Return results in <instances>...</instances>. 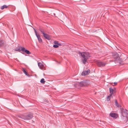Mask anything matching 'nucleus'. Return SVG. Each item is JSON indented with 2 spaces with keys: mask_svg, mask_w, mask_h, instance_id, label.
<instances>
[{
  "mask_svg": "<svg viewBox=\"0 0 128 128\" xmlns=\"http://www.w3.org/2000/svg\"><path fill=\"white\" fill-rule=\"evenodd\" d=\"M33 117L32 115L31 114H25L19 115L18 116V118H20L19 119H22L25 120H28L31 119Z\"/></svg>",
  "mask_w": 128,
  "mask_h": 128,
  "instance_id": "f257e3e1",
  "label": "nucleus"
},
{
  "mask_svg": "<svg viewBox=\"0 0 128 128\" xmlns=\"http://www.w3.org/2000/svg\"><path fill=\"white\" fill-rule=\"evenodd\" d=\"M121 110L122 115L121 118L122 122L124 123L128 122V112L127 111Z\"/></svg>",
  "mask_w": 128,
  "mask_h": 128,
  "instance_id": "f03ea898",
  "label": "nucleus"
},
{
  "mask_svg": "<svg viewBox=\"0 0 128 128\" xmlns=\"http://www.w3.org/2000/svg\"><path fill=\"white\" fill-rule=\"evenodd\" d=\"M112 56L114 59V61H116L119 60V57L118 54L116 52H114L112 53Z\"/></svg>",
  "mask_w": 128,
  "mask_h": 128,
  "instance_id": "7ed1b4c3",
  "label": "nucleus"
},
{
  "mask_svg": "<svg viewBox=\"0 0 128 128\" xmlns=\"http://www.w3.org/2000/svg\"><path fill=\"white\" fill-rule=\"evenodd\" d=\"M80 87H83L86 86L88 84V82L87 81L84 80L79 82Z\"/></svg>",
  "mask_w": 128,
  "mask_h": 128,
  "instance_id": "20e7f679",
  "label": "nucleus"
},
{
  "mask_svg": "<svg viewBox=\"0 0 128 128\" xmlns=\"http://www.w3.org/2000/svg\"><path fill=\"white\" fill-rule=\"evenodd\" d=\"M84 53V54L85 55V58H88L90 57V55L89 53L88 52H78V54H79L81 55V54Z\"/></svg>",
  "mask_w": 128,
  "mask_h": 128,
  "instance_id": "39448f33",
  "label": "nucleus"
},
{
  "mask_svg": "<svg viewBox=\"0 0 128 128\" xmlns=\"http://www.w3.org/2000/svg\"><path fill=\"white\" fill-rule=\"evenodd\" d=\"M97 64L98 66L100 67H102L105 66L106 64L104 62L100 61H99L97 62Z\"/></svg>",
  "mask_w": 128,
  "mask_h": 128,
  "instance_id": "423d86ee",
  "label": "nucleus"
},
{
  "mask_svg": "<svg viewBox=\"0 0 128 128\" xmlns=\"http://www.w3.org/2000/svg\"><path fill=\"white\" fill-rule=\"evenodd\" d=\"M21 51L23 52H25L26 54H30L31 53L28 50H26L24 47L22 48Z\"/></svg>",
  "mask_w": 128,
  "mask_h": 128,
  "instance_id": "0eeeda50",
  "label": "nucleus"
},
{
  "mask_svg": "<svg viewBox=\"0 0 128 128\" xmlns=\"http://www.w3.org/2000/svg\"><path fill=\"white\" fill-rule=\"evenodd\" d=\"M81 56L84 58V60H82V62L84 64H85L88 58L85 57V55L84 54V53L81 54Z\"/></svg>",
  "mask_w": 128,
  "mask_h": 128,
  "instance_id": "6e6552de",
  "label": "nucleus"
},
{
  "mask_svg": "<svg viewBox=\"0 0 128 128\" xmlns=\"http://www.w3.org/2000/svg\"><path fill=\"white\" fill-rule=\"evenodd\" d=\"M90 70H88L87 71H85L83 72L82 73V76H85L88 75L90 73Z\"/></svg>",
  "mask_w": 128,
  "mask_h": 128,
  "instance_id": "1a4fd4ad",
  "label": "nucleus"
},
{
  "mask_svg": "<svg viewBox=\"0 0 128 128\" xmlns=\"http://www.w3.org/2000/svg\"><path fill=\"white\" fill-rule=\"evenodd\" d=\"M44 37L46 39L48 40H50L51 39L50 35L46 33H45L43 34Z\"/></svg>",
  "mask_w": 128,
  "mask_h": 128,
  "instance_id": "9d476101",
  "label": "nucleus"
},
{
  "mask_svg": "<svg viewBox=\"0 0 128 128\" xmlns=\"http://www.w3.org/2000/svg\"><path fill=\"white\" fill-rule=\"evenodd\" d=\"M38 30L43 34L46 33V30L43 28H39Z\"/></svg>",
  "mask_w": 128,
  "mask_h": 128,
  "instance_id": "9b49d317",
  "label": "nucleus"
},
{
  "mask_svg": "<svg viewBox=\"0 0 128 128\" xmlns=\"http://www.w3.org/2000/svg\"><path fill=\"white\" fill-rule=\"evenodd\" d=\"M36 36L38 38L39 42L40 43H42V40L40 38V35L39 34H38Z\"/></svg>",
  "mask_w": 128,
  "mask_h": 128,
  "instance_id": "f8f14e48",
  "label": "nucleus"
},
{
  "mask_svg": "<svg viewBox=\"0 0 128 128\" xmlns=\"http://www.w3.org/2000/svg\"><path fill=\"white\" fill-rule=\"evenodd\" d=\"M115 88H114V89H113L111 88H109L110 92V96H112V95L113 94V92H115Z\"/></svg>",
  "mask_w": 128,
  "mask_h": 128,
  "instance_id": "ddd939ff",
  "label": "nucleus"
},
{
  "mask_svg": "<svg viewBox=\"0 0 128 128\" xmlns=\"http://www.w3.org/2000/svg\"><path fill=\"white\" fill-rule=\"evenodd\" d=\"M110 116L114 118H116L118 117L117 115L115 113H110Z\"/></svg>",
  "mask_w": 128,
  "mask_h": 128,
  "instance_id": "4468645a",
  "label": "nucleus"
},
{
  "mask_svg": "<svg viewBox=\"0 0 128 128\" xmlns=\"http://www.w3.org/2000/svg\"><path fill=\"white\" fill-rule=\"evenodd\" d=\"M74 86L76 88H78L80 87L79 82H76L74 84Z\"/></svg>",
  "mask_w": 128,
  "mask_h": 128,
  "instance_id": "2eb2a0df",
  "label": "nucleus"
},
{
  "mask_svg": "<svg viewBox=\"0 0 128 128\" xmlns=\"http://www.w3.org/2000/svg\"><path fill=\"white\" fill-rule=\"evenodd\" d=\"M22 48V47L21 46H20L19 45H18V47L15 50L20 52L21 51V49H20V48Z\"/></svg>",
  "mask_w": 128,
  "mask_h": 128,
  "instance_id": "dca6fc26",
  "label": "nucleus"
},
{
  "mask_svg": "<svg viewBox=\"0 0 128 128\" xmlns=\"http://www.w3.org/2000/svg\"><path fill=\"white\" fill-rule=\"evenodd\" d=\"M38 65L39 68L41 69H42L44 66L42 65V64L40 62L38 63Z\"/></svg>",
  "mask_w": 128,
  "mask_h": 128,
  "instance_id": "f3484780",
  "label": "nucleus"
},
{
  "mask_svg": "<svg viewBox=\"0 0 128 128\" xmlns=\"http://www.w3.org/2000/svg\"><path fill=\"white\" fill-rule=\"evenodd\" d=\"M115 103L117 107H121V105L118 104L117 100H115Z\"/></svg>",
  "mask_w": 128,
  "mask_h": 128,
  "instance_id": "a211bd4d",
  "label": "nucleus"
},
{
  "mask_svg": "<svg viewBox=\"0 0 128 128\" xmlns=\"http://www.w3.org/2000/svg\"><path fill=\"white\" fill-rule=\"evenodd\" d=\"M8 7V6L6 5H4L1 6L0 8L1 10H3L4 8H7Z\"/></svg>",
  "mask_w": 128,
  "mask_h": 128,
  "instance_id": "6ab92c4d",
  "label": "nucleus"
},
{
  "mask_svg": "<svg viewBox=\"0 0 128 128\" xmlns=\"http://www.w3.org/2000/svg\"><path fill=\"white\" fill-rule=\"evenodd\" d=\"M22 71H23L24 73L26 74V75L27 76H28V73L25 70V69L24 68H23L22 69Z\"/></svg>",
  "mask_w": 128,
  "mask_h": 128,
  "instance_id": "aec40b11",
  "label": "nucleus"
},
{
  "mask_svg": "<svg viewBox=\"0 0 128 128\" xmlns=\"http://www.w3.org/2000/svg\"><path fill=\"white\" fill-rule=\"evenodd\" d=\"M4 42V41L2 40H0V47L3 45Z\"/></svg>",
  "mask_w": 128,
  "mask_h": 128,
  "instance_id": "412c9836",
  "label": "nucleus"
},
{
  "mask_svg": "<svg viewBox=\"0 0 128 128\" xmlns=\"http://www.w3.org/2000/svg\"><path fill=\"white\" fill-rule=\"evenodd\" d=\"M40 82L43 84H44L45 82V81H44V78H42Z\"/></svg>",
  "mask_w": 128,
  "mask_h": 128,
  "instance_id": "4be33fe9",
  "label": "nucleus"
},
{
  "mask_svg": "<svg viewBox=\"0 0 128 128\" xmlns=\"http://www.w3.org/2000/svg\"><path fill=\"white\" fill-rule=\"evenodd\" d=\"M53 47L55 48H57L59 46L58 45L54 44L53 45Z\"/></svg>",
  "mask_w": 128,
  "mask_h": 128,
  "instance_id": "5701e85b",
  "label": "nucleus"
},
{
  "mask_svg": "<svg viewBox=\"0 0 128 128\" xmlns=\"http://www.w3.org/2000/svg\"><path fill=\"white\" fill-rule=\"evenodd\" d=\"M111 96H110H110H108L107 98V100L108 101H109L110 100V97Z\"/></svg>",
  "mask_w": 128,
  "mask_h": 128,
  "instance_id": "b1692460",
  "label": "nucleus"
},
{
  "mask_svg": "<svg viewBox=\"0 0 128 128\" xmlns=\"http://www.w3.org/2000/svg\"><path fill=\"white\" fill-rule=\"evenodd\" d=\"M54 43L55 44H56V45H58V42L57 41H55L54 42Z\"/></svg>",
  "mask_w": 128,
  "mask_h": 128,
  "instance_id": "393cba45",
  "label": "nucleus"
},
{
  "mask_svg": "<svg viewBox=\"0 0 128 128\" xmlns=\"http://www.w3.org/2000/svg\"><path fill=\"white\" fill-rule=\"evenodd\" d=\"M34 32L35 33L36 35H37V34H38L37 33V32L36 31V29L34 28Z\"/></svg>",
  "mask_w": 128,
  "mask_h": 128,
  "instance_id": "a878e982",
  "label": "nucleus"
},
{
  "mask_svg": "<svg viewBox=\"0 0 128 128\" xmlns=\"http://www.w3.org/2000/svg\"><path fill=\"white\" fill-rule=\"evenodd\" d=\"M117 84V83L116 82H114V85H113V86H114V85H116Z\"/></svg>",
  "mask_w": 128,
  "mask_h": 128,
  "instance_id": "bb28decb",
  "label": "nucleus"
},
{
  "mask_svg": "<svg viewBox=\"0 0 128 128\" xmlns=\"http://www.w3.org/2000/svg\"><path fill=\"white\" fill-rule=\"evenodd\" d=\"M58 46H61L62 45V44L61 43H59L58 42Z\"/></svg>",
  "mask_w": 128,
  "mask_h": 128,
  "instance_id": "cd10ccee",
  "label": "nucleus"
}]
</instances>
